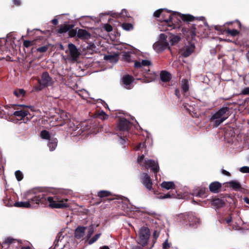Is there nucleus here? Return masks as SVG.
I'll return each instance as SVG.
<instances>
[{"label":"nucleus","mask_w":249,"mask_h":249,"mask_svg":"<svg viewBox=\"0 0 249 249\" xmlns=\"http://www.w3.org/2000/svg\"><path fill=\"white\" fill-rule=\"evenodd\" d=\"M86 229H87L86 227L78 226L74 231L75 238L77 239L82 238L85 235Z\"/></svg>","instance_id":"nucleus-16"},{"label":"nucleus","mask_w":249,"mask_h":249,"mask_svg":"<svg viewBox=\"0 0 249 249\" xmlns=\"http://www.w3.org/2000/svg\"><path fill=\"white\" fill-rule=\"evenodd\" d=\"M181 88L182 90L185 92L189 89V83L186 79H183L181 82Z\"/></svg>","instance_id":"nucleus-32"},{"label":"nucleus","mask_w":249,"mask_h":249,"mask_svg":"<svg viewBox=\"0 0 249 249\" xmlns=\"http://www.w3.org/2000/svg\"><path fill=\"white\" fill-rule=\"evenodd\" d=\"M16 240L11 237H7L5 238L4 241L3 243V246L8 245L9 244H12L15 243Z\"/></svg>","instance_id":"nucleus-40"},{"label":"nucleus","mask_w":249,"mask_h":249,"mask_svg":"<svg viewBox=\"0 0 249 249\" xmlns=\"http://www.w3.org/2000/svg\"><path fill=\"white\" fill-rule=\"evenodd\" d=\"M48 49V47L46 46H42L41 47H39L37 48V51L40 52V53H44L47 51Z\"/></svg>","instance_id":"nucleus-48"},{"label":"nucleus","mask_w":249,"mask_h":249,"mask_svg":"<svg viewBox=\"0 0 249 249\" xmlns=\"http://www.w3.org/2000/svg\"><path fill=\"white\" fill-rule=\"evenodd\" d=\"M46 194L39 189L34 188L29 190L25 194L24 198L32 204V208L39 204H44Z\"/></svg>","instance_id":"nucleus-2"},{"label":"nucleus","mask_w":249,"mask_h":249,"mask_svg":"<svg viewBox=\"0 0 249 249\" xmlns=\"http://www.w3.org/2000/svg\"><path fill=\"white\" fill-rule=\"evenodd\" d=\"M196 27L194 25H192L191 28L190 29V33L192 34V37H195L196 36Z\"/></svg>","instance_id":"nucleus-47"},{"label":"nucleus","mask_w":249,"mask_h":249,"mask_svg":"<svg viewBox=\"0 0 249 249\" xmlns=\"http://www.w3.org/2000/svg\"><path fill=\"white\" fill-rule=\"evenodd\" d=\"M104 59L112 63H116L118 61V55L117 54L105 55Z\"/></svg>","instance_id":"nucleus-20"},{"label":"nucleus","mask_w":249,"mask_h":249,"mask_svg":"<svg viewBox=\"0 0 249 249\" xmlns=\"http://www.w3.org/2000/svg\"><path fill=\"white\" fill-rule=\"evenodd\" d=\"M111 15L113 17L116 18H120L122 17L124 18H125V17H126V11L125 9L122 10V11L121 13L118 14V13H112L111 14Z\"/></svg>","instance_id":"nucleus-33"},{"label":"nucleus","mask_w":249,"mask_h":249,"mask_svg":"<svg viewBox=\"0 0 249 249\" xmlns=\"http://www.w3.org/2000/svg\"><path fill=\"white\" fill-rule=\"evenodd\" d=\"M13 3L16 5H19L20 4V0H13Z\"/></svg>","instance_id":"nucleus-58"},{"label":"nucleus","mask_w":249,"mask_h":249,"mask_svg":"<svg viewBox=\"0 0 249 249\" xmlns=\"http://www.w3.org/2000/svg\"><path fill=\"white\" fill-rule=\"evenodd\" d=\"M229 110L227 107H223L215 112L212 113L210 118V122L215 127H217L229 117L228 112Z\"/></svg>","instance_id":"nucleus-4"},{"label":"nucleus","mask_w":249,"mask_h":249,"mask_svg":"<svg viewBox=\"0 0 249 249\" xmlns=\"http://www.w3.org/2000/svg\"><path fill=\"white\" fill-rule=\"evenodd\" d=\"M226 32L228 34H230V35H231L232 36H235L238 35L239 33V31H238L236 29L231 30V29H228L227 30Z\"/></svg>","instance_id":"nucleus-41"},{"label":"nucleus","mask_w":249,"mask_h":249,"mask_svg":"<svg viewBox=\"0 0 249 249\" xmlns=\"http://www.w3.org/2000/svg\"><path fill=\"white\" fill-rule=\"evenodd\" d=\"M239 171L243 173H249V167L243 166L240 168Z\"/></svg>","instance_id":"nucleus-45"},{"label":"nucleus","mask_w":249,"mask_h":249,"mask_svg":"<svg viewBox=\"0 0 249 249\" xmlns=\"http://www.w3.org/2000/svg\"><path fill=\"white\" fill-rule=\"evenodd\" d=\"M175 94L176 95V96H178V98H179V90L178 89H176L175 90Z\"/></svg>","instance_id":"nucleus-63"},{"label":"nucleus","mask_w":249,"mask_h":249,"mask_svg":"<svg viewBox=\"0 0 249 249\" xmlns=\"http://www.w3.org/2000/svg\"><path fill=\"white\" fill-rule=\"evenodd\" d=\"M40 136L43 139L50 140V134L48 131L46 130H42L40 133Z\"/></svg>","instance_id":"nucleus-37"},{"label":"nucleus","mask_w":249,"mask_h":249,"mask_svg":"<svg viewBox=\"0 0 249 249\" xmlns=\"http://www.w3.org/2000/svg\"><path fill=\"white\" fill-rule=\"evenodd\" d=\"M222 173L223 175L227 176H229L230 175V173L228 171H227L225 170H224V169H223L222 170Z\"/></svg>","instance_id":"nucleus-57"},{"label":"nucleus","mask_w":249,"mask_h":249,"mask_svg":"<svg viewBox=\"0 0 249 249\" xmlns=\"http://www.w3.org/2000/svg\"><path fill=\"white\" fill-rule=\"evenodd\" d=\"M167 36L164 34H160L159 36V41L161 42H167Z\"/></svg>","instance_id":"nucleus-43"},{"label":"nucleus","mask_w":249,"mask_h":249,"mask_svg":"<svg viewBox=\"0 0 249 249\" xmlns=\"http://www.w3.org/2000/svg\"><path fill=\"white\" fill-rule=\"evenodd\" d=\"M133 81V77L129 75H124L122 78V82L124 88L126 89H129L132 88V83Z\"/></svg>","instance_id":"nucleus-14"},{"label":"nucleus","mask_w":249,"mask_h":249,"mask_svg":"<svg viewBox=\"0 0 249 249\" xmlns=\"http://www.w3.org/2000/svg\"><path fill=\"white\" fill-rule=\"evenodd\" d=\"M15 174L16 178L18 181H20L22 179L23 175L21 171H20L19 170H17L15 172Z\"/></svg>","instance_id":"nucleus-42"},{"label":"nucleus","mask_w":249,"mask_h":249,"mask_svg":"<svg viewBox=\"0 0 249 249\" xmlns=\"http://www.w3.org/2000/svg\"><path fill=\"white\" fill-rule=\"evenodd\" d=\"M53 82V79L47 72H44L42 73L41 79L39 82L41 85L44 87H48L52 85Z\"/></svg>","instance_id":"nucleus-11"},{"label":"nucleus","mask_w":249,"mask_h":249,"mask_svg":"<svg viewBox=\"0 0 249 249\" xmlns=\"http://www.w3.org/2000/svg\"><path fill=\"white\" fill-rule=\"evenodd\" d=\"M74 27L73 25L69 24L67 23L64 24L59 26V29L57 30V33L59 34H63L70 31Z\"/></svg>","instance_id":"nucleus-17"},{"label":"nucleus","mask_w":249,"mask_h":249,"mask_svg":"<svg viewBox=\"0 0 249 249\" xmlns=\"http://www.w3.org/2000/svg\"><path fill=\"white\" fill-rule=\"evenodd\" d=\"M244 201L247 203L249 204V198L248 197H245L244 198Z\"/></svg>","instance_id":"nucleus-64"},{"label":"nucleus","mask_w":249,"mask_h":249,"mask_svg":"<svg viewBox=\"0 0 249 249\" xmlns=\"http://www.w3.org/2000/svg\"><path fill=\"white\" fill-rule=\"evenodd\" d=\"M130 126V123L124 118H121L119 119L117 123L116 129L124 133H126Z\"/></svg>","instance_id":"nucleus-9"},{"label":"nucleus","mask_w":249,"mask_h":249,"mask_svg":"<svg viewBox=\"0 0 249 249\" xmlns=\"http://www.w3.org/2000/svg\"><path fill=\"white\" fill-rule=\"evenodd\" d=\"M145 146L144 143H140L136 147V150H140L142 148L144 147Z\"/></svg>","instance_id":"nucleus-51"},{"label":"nucleus","mask_w":249,"mask_h":249,"mask_svg":"<svg viewBox=\"0 0 249 249\" xmlns=\"http://www.w3.org/2000/svg\"><path fill=\"white\" fill-rule=\"evenodd\" d=\"M229 184L231 187L234 190H237L241 188V185L240 183L236 180H233L229 182Z\"/></svg>","instance_id":"nucleus-28"},{"label":"nucleus","mask_w":249,"mask_h":249,"mask_svg":"<svg viewBox=\"0 0 249 249\" xmlns=\"http://www.w3.org/2000/svg\"><path fill=\"white\" fill-rule=\"evenodd\" d=\"M110 195V193L107 191H101L98 193V196L100 197H104L108 196Z\"/></svg>","instance_id":"nucleus-39"},{"label":"nucleus","mask_w":249,"mask_h":249,"mask_svg":"<svg viewBox=\"0 0 249 249\" xmlns=\"http://www.w3.org/2000/svg\"><path fill=\"white\" fill-rule=\"evenodd\" d=\"M160 79L163 82H168L171 78V75L169 72L166 71H162L160 73Z\"/></svg>","instance_id":"nucleus-22"},{"label":"nucleus","mask_w":249,"mask_h":249,"mask_svg":"<svg viewBox=\"0 0 249 249\" xmlns=\"http://www.w3.org/2000/svg\"><path fill=\"white\" fill-rule=\"evenodd\" d=\"M14 206L17 207H22L26 208H32V204L30 203L28 200L24 202H16L15 203Z\"/></svg>","instance_id":"nucleus-23"},{"label":"nucleus","mask_w":249,"mask_h":249,"mask_svg":"<svg viewBox=\"0 0 249 249\" xmlns=\"http://www.w3.org/2000/svg\"><path fill=\"white\" fill-rule=\"evenodd\" d=\"M104 28L107 32L112 31V27L109 24H105L104 26Z\"/></svg>","instance_id":"nucleus-46"},{"label":"nucleus","mask_w":249,"mask_h":249,"mask_svg":"<svg viewBox=\"0 0 249 249\" xmlns=\"http://www.w3.org/2000/svg\"><path fill=\"white\" fill-rule=\"evenodd\" d=\"M119 142L120 144L124 145L125 143V140L124 138H123L122 136H120L119 137Z\"/></svg>","instance_id":"nucleus-50"},{"label":"nucleus","mask_w":249,"mask_h":249,"mask_svg":"<svg viewBox=\"0 0 249 249\" xmlns=\"http://www.w3.org/2000/svg\"><path fill=\"white\" fill-rule=\"evenodd\" d=\"M213 205L216 206L217 207H221L224 204V201L219 198L215 199L213 201Z\"/></svg>","instance_id":"nucleus-36"},{"label":"nucleus","mask_w":249,"mask_h":249,"mask_svg":"<svg viewBox=\"0 0 249 249\" xmlns=\"http://www.w3.org/2000/svg\"><path fill=\"white\" fill-rule=\"evenodd\" d=\"M178 218L183 224L192 227L196 226L200 222L199 219L193 213H181L178 215Z\"/></svg>","instance_id":"nucleus-6"},{"label":"nucleus","mask_w":249,"mask_h":249,"mask_svg":"<svg viewBox=\"0 0 249 249\" xmlns=\"http://www.w3.org/2000/svg\"><path fill=\"white\" fill-rule=\"evenodd\" d=\"M221 187V184L217 181L211 183L209 185V189L211 192L216 193H218Z\"/></svg>","instance_id":"nucleus-18"},{"label":"nucleus","mask_w":249,"mask_h":249,"mask_svg":"<svg viewBox=\"0 0 249 249\" xmlns=\"http://www.w3.org/2000/svg\"><path fill=\"white\" fill-rule=\"evenodd\" d=\"M121 26L125 31H130L133 28V25L129 23H123Z\"/></svg>","instance_id":"nucleus-35"},{"label":"nucleus","mask_w":249,"mask_h":249,"mask_svg":"<svg viewBox=\"0 0 249 249\" xmlns=\"http://www.w3.org/2000/svg\"><path fill=\"white\" fill-rule=\"evenodd\" d=\"M76 34V31L74 30H72L69 32V35L71 37L74 36Z\"/></svg>","instance_id":"nucleus-54"},{"label":"nucleus","mask_w":249,"mask_h":249,"mask_svg":"<svg viewBox=\"0 0 249 249\" xmlns=\"http://www.w3.org/2000/svg\"><path fill=\"white\" fill-rule=\"evenodd\" d=\"M137 161L141 166L145 167L146 169L151 168L155 174V176H157V173L159 171V166L157 161L144 159V155L138 157Z\"/></svg>","instance_id":"nucleus-5"},{"label":"nucleus","mask_w":249,"mask_h":249,"mask_svg":"<svg viewBox=\"0 0 249 249\" xmlns=\"http://www.w3.org/2000/svg\"><path fill=\"white\" fill-rule=\"evenodd\" d=\"M195 46L193 44L185 46L181 51V55L184 57H188L194 51Z\"/></svg>","instance_id":"nucleus-15"},{"label":"nucleus","mask_w":249,"mask_h":249,"mask_svg":"<svg viewBox=\"0 0 249 249\" xmlns=\"http://www.w3.org/2000/svg\"><path fill=\"white\" fill-rule=\"evenodd\" d=\"M138 243L144 246L147 243L150 237L149 229L145 227H141L139 231Z\"/></svg>","instance_id":"nucleus-7"},{"label":"nucleus","mask_w":249,"mask_h":249,"mask_svg":"<svg viewBox=\"0 0 249 249\" xmlns=\"http://www.w3.org/2000/svg\"><path fill=\"white\" fill-rule=\"evenodd\" d=\"M101 235V233H98L96 234L94 236H93L91 239L89 240V244L91 245L94 242H95L100 237Z\"/></svg>","instance_id":"nucleus-38"},{"label":"nucleus","mask_w":249,"mask_h":249,"mask_svg":"<svg viewBox=\"0 0 249 249\" xmlns=\"http://www.w3.org/2000/svg\"><path fill=\"white\" fill-rule=\"evenodd\" d=\"M160 185L162 188L166 190L173 189L175 187V185L173 181H163Z\"/></svg>","instance_id":"nucleus-24"},{"label":"nucleus","mask_w":249,"mask_h":249,"mask_svg":"<svg viewBox=\"0 0 249 249\" xmlns=\"http://www.w3.org/2000/svg\"><path fill=\"white\" fill-rule=\"evenodd\" d=\"M80 20L82 22H90L91 21H94L95 20V17L93 16H82L80 18Z\"/></svg>","instance_id":"nucleus-30"},{"label":"nucleus","mask_w":249,"mask_h":249,"mask_svg":"<svg viewBox=\"0 0 249 249\" xmlns=\"http://www.w3.org/2000/svg\"><path fill=\"white\" fill-rule=\"evenodd\" d=\"M154 50L157 53H160L166 49L168 48L170 50V47L169 46L168 42H161L157 41L153 45Z\"/></svg>","instance_id":"nucleus-10"},{"label":"nucleus","mask_w":249,"mask_h":249,"mask_svg":"<svg viewBox=\"0 0 249 249\" xmlns=\"http://www.w3.org/2000/svg\"><path fill=\"white\" fill-rule=\"evenodd\" d=\"M123 57L124 61L126 62H131L133 61L131 54L129 53L125 52L123 54Z\"/></svg>","instance_id":"nucleus-34"},{"label":"nucleus","mask_w":249,"mask_h":249,"mask_svg":"<svg viewBox=\"0 0 249 249\" xmlns=\"http://www.w3.org/2000/svg\"><path fill=\"white\" fill-rule=\"evenodd\" d=\"M159 235V234L158 232L157 231H155L153 233V237L155 239V240H156L158 238Z\"/></svg>","instance_id":"nucleus-53"},{"label":"nucleus","mask_w":249,"mask_h":249,"mask_svg":"<svg viewBox=\"0 0 249 249\" xmlns=\"http://www.w3.org/2000/svg\"><path fill=\"white\" fill-rule=\"evenodd\" d=\"M87 229H88V231L86 237L87 239H89L94 231V226L91 225L88 228L87 227Z\"/></svg>","instance_id":"nucleus-29"},{"label":"nucleus","mask_w":249,"mask_h":249,"mask_svg":"<svg viewBox=\"0 0 249 249\" xmlns=\"http://www.w3.org/2000/svg\"><path fill=\"white\" fill-rule=\"evenodd\" d=\"M151 62L148 60H142L141 61H136L134 63V66L136 68H140L144 66H148L150 65Z\"/></svg>","instance_id":"nucleus-21"},{"label":"nucleus","mask_w":249,"mask_h":249,"mask_svg":"<svg viewBox=\"0 0 249 249\" xmlns=\"http://www.w3.org/2000/svg\"><path fill=\"white\" fill-rule=\"evenodd\" d=\"M68 49L71 59L72 60H76L79 56V53L75 45L72 43H69Z\"/></svg>","instance_id":"nucleus-13"},{"label":"nucleus","mask_w":249,"mask_h":249,"mask_svg":"<svg viewBox=\"0 0 249 249\" xmlns=\"http://www.w3.org/2000/svg\"><path fill=\"white\" fill-rule=\"evenodd\" d=\"M171 11H167L166 9H160L154 13V16L155 17H161V18L160 19V23L159 24V28L160 31L168 30H169L168 28H171L170 30L176 28L175 25L173 26L171 24L176 14L179 16L180 18L185 21H192L195 18H198L199 20H202L204 18L203 17L195 18L191 15H181L180 13L175 12L171 14Z\"/></svg>","instance_id":"nucleus-1"},{"label":"nucleus","mask_w":249,"mask_h":249,"mask_svg":"<svg viewBox=\"0 0 249 249\" xmlns=\"http://www.w3.org/2000/svg\"><path fill=\"white\" fill-rule=\"evenodd\" d=\"M20 249H32L30 246H22Z\"/></svg>","instance_id":"nucleus-61"},{"label":"nucleus","mask_w":249,"mask_h":249,"mask_svg":"<svg viewBox=\"0 0 249 249\" xmlns=\"http://www.w3.org/2000/svg\"><path fill=\"white\" fill-rule=\"evenodd\" d=\"M177 195L174 194H171L170 192H169L166 195H159L156 196V198L158 199H165L168 198H177Z\"/></svg>","instance_id":"nucleus-27"},{"label":"nucleus","mask_w":249,"mask_h":249,"mask_svg":"<svg viewBox=\"0 0 249 249\" xmlns=\"http://www.w3.org/2000/svg\"><path fill=\"white\" fill-rule=\"evenodd\" d=\"M23 45H24V46L25 47H28L31 45V42L30 41H28V40H25L23 42Z\"/></svg>","instance_id":"nucleus-55"},{"label":"nucleus","mask_w":249,"mask_h":249,"mask_svg":"<svg viewBox=\"0 0 249 249\" xmlns=\"http://www.w3.org/2000/svg\"><path fill=\"white\" fill-rule=\"evenodd\" d=\"M168 40L172 45L177 44L180 40V37L178 35H171Z\"/></svg>","instance_id":"nucleus-25"},{"label":"nucleus","mask_w":249,"mask_h":249,"mask_svg":"<svg viewBox=\"0 0 249 249\" xmlns=\"http://www.w3.org/2000/svg\"><path fill=\"white\" fill-rule=\"evenodd\" d=\"M101 116V118L103 120H106L107 118V115L103 111H102V113L100 115Z\"/></svg>","instance_id":"nucleus-52"},{"label":"nucleus","mask_w":249,"mask_h":249,"mask_svg":"<svg viewBox=\"0 0 249 249\" xmlns=\"http://www.w3.org/2000/svg\"><path fill=\"white\" fill-rule=\"evenodd\" d=\"M44 205L52 209H65L70 206L68 199L59 196H46Z\"/></svg>","instance_id":"nucleus-3"},{"label":"nucleus","mask_w":249,"mask_h":249,"mask_svg":"<svg viewBox=\"0 0 249 249\" xmlns=\"http://www.w3.org/2000/svg\"><path fill=\"white\" fill-rule=\"evenodd\" d=\"M12 107H5V110L3 111L4 114H7L10 116H13L17 118L18 120H23L25 117L28 115V112L24 110H17L13 112V111L11 110Z\"/></svg>","instance_id":"nucleus-8"},{"label":"nucleus","mask_w":249,"mask_h":249,"mask_svg":"<svg viewBox=\"0 0 249 249\" xmlns=\"http://www.w3.org/2000/svg\"><path fill=\"white\" fill-rule=\"evenodd\" d=\"M243 95H249V87L244 88L241 91Z\"/></svg>","instance_id":"nucleus-49"},{"label":"nucleus","mask_w":249,"mask_h":249,"mask_svg":"<svg viewBox=\"0 0 249 249\" xmlns=\"http://www.w3.org/2000/svg\"><path fill=\"white\" fill-rule=\"evenodd\" d=\"M81 92L82 93V94L83 95V96H85V97H87L86 95H89V92L85 89L82 90Z\"/></svg>","instance_id":"nucleus-59"},{"label":"nucleus","mask_w":249,"mask_h":249,"mask_svg":"<svg viewBox=\"0 0 249 249\" xmlns=\"http://www.w3.org/2000/svg\"><path fill=\"white\" fill-rule=\"evenodd\" d=\"M131 249H142V248L138 246H135L132 247Z\"/></svg>","instance_id":"nucleus-62"},{"label":"nucleus","mask_w":249,"mask_h":249,"mask_svg":"<svg viewBox=\"0 0 249 249\" xmlns=\"http://www.w3.org/2000/svg\"><path fill=\"white\" fill-rule=\"evenodd\" d=\"M142 183L147 190H151L152 188V182L150 176L146 173H142Z\"/></svg>","instance_id":"nucleus-12"},{"label":"nucleus","mask_w":249,"mask_h":249,"mask_svg":"<svg viewBox=\"0 0 249 249\" xmlns=\"http://www.w3.org/2000/svg\"><path fill=\"white\" fill-rule=\"evenodd\" d=\"M52 23L54 25H56L58 23V20L56 18H54L52 20Z\"/></svg>","instance_id":"nucleus-60"},{"label":"nucleus","mask_w":249,"mask_h":249,"mask_svg":"<svg viewBox=\"0 0 249 249\" xmlns=\"http://www.w3.org/2000/svg\"><path fill=\"white\" fill-rule=\"evenodd\" d=\"M77 36L82 39H88L90 37V34L84 29H79L77 32Z\"/></svg>","instance_id":"nucleus-19"},{"label":"nucleus","mask_w":249,"mask_h":249,"mask_svg":"<svg viewBox=\"0 0 249 249\" xmlns=\"http://www.w3.org/2000/svg\"><path fill=\"white\" fill-rule=\"evenodd\" d=\"M168 247H169V245L168 243L167 240H166L163 244V248L165 249Z\"/></svg>","instance_id":"nucleus-56"},{"label":"nucleus","mask_w":249,"mask_h":249,"mask_svg":"<svg viewBox=\"0 0 249 249\" xmlns=\"http://www.w3.org/2000/svg\"><path fill=\"white\" fill-rule=\"evenodd\" d=\"M25 93V91L23 89H19L18 90H15L14 91V95L18 97V98H21L24 96Z\"/></svg>","instance_id":"nucleus-31"},{"label":"nucleus","mask_w":249,"mask_h":249,"mask_svg":"<svg viewBox=\"0 0 249 249\" xmlns=\"http://www.w3.org/2000/svg\"><path fill=\"white\" fill-rule=\"evenodd\" d=\"M64 238V236L63 235V234H62V232H59L56 237V239L54 241V242H55L56 241H57V242H58L59 241H61V240Z\"/></svg>","instance_id":"nucleus-44"},{"label":"nucleus","mask_w":249,"mask_h":249,"mask_svg":"<svg viewBox=\"0 0 249 249\" xmlns=\"http://www.w3.org/2000/svg\"><path fill=\"white\" fill-rule=\"evenodd\" d=\"M57 144V140L56 139H50L48 144L50 148V150L51 151H53L55 149Z\"/></svg>","instance_id":"nucleus-26"}]
</instances>
